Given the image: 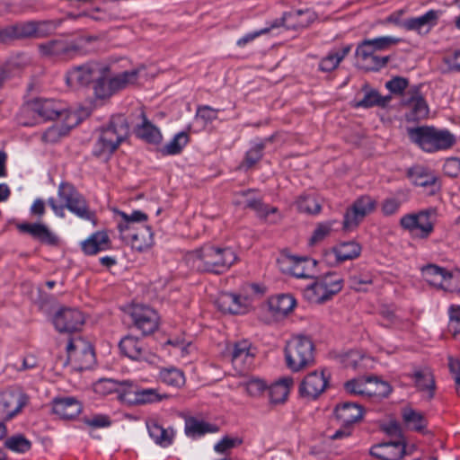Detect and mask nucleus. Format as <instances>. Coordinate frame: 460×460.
I'll list each match as a JSON object with an SVG mask.
<instances>
[{
	"label": "nucleus",
	"mask_w": 460,
	"mask_h": 460,
	"mask_svg": "<svg viewBox=\"0 0 460 460\" xmlns=\"http://www.w3.org/2000/svg\"><path fill=\"white\" fill-rule=\"evenodd\" d=\"M185 258L196 270L217 275L228 271L239 260L233 248L212 243H206L189 252Z\"/></svg>",
	"instance_id": "f257e3e1"
},
{
	"label": "nucleus",
	"mask_w": 460,
	"mask_h": 460,
	"mask_svg": "<svg viewBox=\"0 0 460 460\" xmlns=\"http://www.w3.org/2000/svg\"><path fill=\"white\" fill-rule=\"evenodd\" d=\"M58 195L63 204H58L54 198L48 199V204L56 216L65 217L66 208L77 217L95 224V212L91 209L86 199L71 183L61 182Z\"/></svg>",
	"instance_id": "f03ea898"
},
{
	"label": "nucleus",
	"mask_w": 460,
	"mask_h": 460,
	"mask_svg": "<svg viewBox=\"0 0 460 460\" xmlns=\"http://www.w3.org/2000/svg\"><path fill=\"white\" fill-rule=\"evenodd\" d=\"M129 135V126L123 115H114L100 128L93 153L98 157H110Z\"/></svg>",
	"instance_id": "7ed1b4c3"
},
{
	"label": "nucleus",
	"mask_w": 460,
	"mask_h": 460,
	"mask_svg": "<svg viewBox=\"0 0 460 460\" xmlns=\"http://www.w3.org/2000/svg\"><path fill=\"white\" fill-rule=\"evenodd\" d=\"M411 142L428 153L447 150L456 144V137L447 129L420 126L407 129Z\"/></svg>",
	"instance_id": "20e7f679"
},
{
	"label": "nucleus",
	"mask_w": 460,
	"mask_h": 460,
	"mask_svg": "<svg viewBox=\"0 0 460 460\" xmlns=\"http://www.w3.org/2000/svg\"><path fill=\"white\" fill-rule=\"evenodd\" d=\"M285 358L287 367L293 372L313 367L315 357L311 339L304 335L293 336L286 344Z\"/></svg>",
	"instance_id": "39448f33"
},
{
	"label": "nucleus",
	"mask_w": 460,
	"mask_h": 460,
	"mask_svg": "<svg viewBox=\"0 0 460 460\" xmlns=\"http://www.w3.org/2000/svg\"><path fill=\"white\" fill-rule=\"evenodd\" d=\"M32 111L45 120L60 119L74 128L79 123L77 115L68 109L66 103L55 99H37L31 104Z\"/></svg>",
	"instance_id": "423d86ee"
},
{
	"label": "nucleus",
	"mask_w": 460,
	"mask_h": 460,
	"mask_svg": "<svg viewBox=\"0 0 460 460\" xmlns=\"http://www.w3.org/2000/svg\"><path fill=\"white\" fill-rule=\"evenodd\" d=\"M436 214L433 209L421 210L418 213L406 214L400 219L401 226L412 237L426 239L434 231Z\"/></svg>",
	"instance_id": "0eeeda50"
},
{
	"label": "nucleus",
	"mask_w": 460,
	"mask_h": 460,
	"mask_svg": "<svg viewBox=\"0 0 460 460\" xmlns=\"http://www.w3.org/2000/svg\"><path fill=\"white\" fill-rule=\"evenodd\" d=\"M255 354V348L246 340L234 342L226 348V357L239 375H244L252 369Z\"/></svg>",
	"instance_id": "6e6552de"
},
{
	"label": "nucleus",
	"mask_w": 460,
	"mask_h": 460,
	"mask_svg": "<svg viewBox=\"0 0 460 460\" xmlns=\"http://www.w3.org/2000/svg\"><path fill=\"white\" fill-rule=\"evenodd\" d=\"M67 358L76 370L91 368L95 363L93 346L81 338L69 340L66 346Z\"/></svg>",
	"instance_id": "1a4fd4ad"
},
{
	"label": "nucleus",
	"mask_w": 460,
	"mask_h": 460,
	"mask_svg": "<svg viewBox=\"0 0 460 460\" xmlns=\"http://www.w3.org/2000/svg\"><path fill=\"white\" fill-rule=\"evenodd\" d=\"M331 374L326 368L308 373L301 381L299 394L309 400L317 399L329 386Z\"/></svg>",
	"instance_id": "9d476101"
},
{
	"label": "nucleus",
	"mask_w": 460,
	"mask_h": 460,
	"mask_svg": "<svg viewBox=\"0 0 460 460\" xmlns=\"http://www.w3.org/2000/svg\"><path fill=\"white\" fill-rule=\"evenodd\" d=\"M376 204V200L370 196L358 198L346 210L343 229L349 231L356 228L367 216L375 211Z\"/></svg>",
	"instance_id": "9b49d317"
},
{
	"label": "nucleus",
	"mask_w": 460,
	"mask_h": 460,
	"mask_svg": "<svg viewBox=\"0 0 460 460\" xmlns=\"http://www.w3.org/2000/svg\"><path fill=\"white\" fill-rule=\"evenodd\" d=\"M402 104L408 109L405 113L407 121H419L429 115V106L420 93V85L411 86L405 92Z\"/></svg>",
	"instance_id": "f8f14e48"
},
{
	"label": "nucleus",
	"mask_w": 460,
	"mask_h": 460,
	"mask_svg": "<svg viewBox=\"0 0 460 460\" xmlns=\"http://www.w3.org/2000/svg\"><path fill=\"white\" fill-rule=\"evenodd\" d=\"M28 396L18 387H10L0 393V420H9L27 404Z\"/></svg>",
	"instance_id": "ddd939ff"
},
{
	"label": "nucleus",
	"mask_w": 460,
	"mask_h": 460,
	"mask_svg": "<svg viewBox=\"0 0 460 460\" xmlns=\"http://www.w3.org/2000/svg\"><path fill=\"white\" fill-rule=\"evenodd\" d=\"M107 71V66L100 63L91 62L74 67L66 73V84L71 87L84 86Z\"/></svg>",
	"instance_id": "4468645a"
},
{
	"label": "nucleus",
	"mask_w": 460,
	"mask_h": 460,
	"mask_svg": "<svg viewBox=\"0 0 460 460\" xmlns=\"http://www.w3.org/2000/svg\"><path fill=\"white\" fill-rule=\"evenodd\" d=\"M40 56L44 58H55L68 59L78 54L79 47L74 41L65 39H55L38 45Z\"/></svg>",
	"instance_id": "2eb2a0df"
},
{
	"label": "nucleus",
	"mask_w": 460,
	"mask_h": 460,
	"mask_svg": "<svg viewBox=\"0 0 460 460\" xmlns=\"http://www.w3.org/2000/svg\"><path fill=\"white\" fill-rule=\"evenodd\" d=\"M53 323L58 332L72 333L81 330L84 316L76 308L65 307L55 314Z\"/></svg>",
	"instance_id": "dca6fc26"
},
{
	"label": "nucleus",
	"mask_w": 460,
	"mask_h": 460,
	"mask_svg": "<svg viewBox=\"0 0 460 460\" xmlns=\"http://www.w3.org/2000/svg\"><path fill=\"white\" fill-rule=\"evenodd\" d=\"M130 315L135 326L144 335L153 333L158 327V314L148 306L142 305H135Z\"/></svg>",
	"instance_id": "f3484780"
},
{
	"label": "nucleus",
	"mask_w": 460,
	"mask_h": 460,
	"mask_svg": "<svg viewBox=\"0 0 460 460\" xmlns=\"http://www.w3.org/2000/svg\"><path fill=\"white\" fill-rule=\"evenodd\" d=\"M287 268L283 269L296 278L311 279L316 273L317 261L314 259L289 256L283 260Z\"/></svg>",
	"instance_id": "a211bd4d"
},
{
	"label": "nucleus",
	"mask_w": 460,
	"mask_h": 460,
	"mask_svg": "<svg viewBox=\"0 0 460 460\" xmlns=\"http://www.w3.org/2000/svg\"><path fill=\"white\" fill-rule=\"evenodd\" d=\"M235 203L253 210L259 217L264 219L278 212L277 208L264 204L260 199L255 198L252 190L237 193Z\"/></svg>",
	"instance_id": "6ab92c4d"
},
{
	"label": "nucleus",
	"mask_w": 460,
	"mask_h": 460,
	"mask_svg": "<svg viewBox=\"0 0 460 460\" xmlns=\"http://www.w3.org/2000/svg\"><path fill=\"white\" fill-rule=\"evenodd\" d=\"M405 454L402 438L396 441L383 442L370 448V455L380 460H400Z\"/></svg>",
	"instance_id": "aec40b11"
},
{
	"label": "nucleus",
	"mask_w": 460,
	"mask_h": 460,
	"mask_svg": "<svg viewBox=\"0 0 460 460\" xmlns=\"http://www.w3.org/2000/svg\"><path fill=\"white\" fill-rule=\"evenodd\" d=\"M370 44L362 40L356 49L357 58L362 61L366 70L376 71L384 67L389 61V57H379Z\"/></svg>",
	"instance_id": "412c9836"
},
{
	"label": "nucleus",
	"mask_w": 460,
	"mask_h": 460,
	"mask_svg": "<svg viewBox=\"0 0 460 460\" xmlns=\"http://www.w3.org/2000/svg\"><path fill=\"white\" fill-rule=\"evenodd\" d=\"M81 411L82 404L74 397H60L52 401V412L61 420H74Z\"/></svg>",
	"instance_id": "4be33fe9"
},
{
	"label": "nucleus",
	"mask_w": 460,
	"mask_h": 460,
	"mask_svg": "<svg viewBox=\"0 0 460 460\" xmlns=\"http://www.w3.org/2000/svg\"><path fill=\"white\" fill-rule=\"evenodd\" d=\"M17 228L20 232L28 234L34 239L49 244L57 245L58 238L54 234L49 227L40 223H22L17 225Z\"/></svg>",
	"instance_id": "5701e85b"
},
{
	"label": "nucleus",
	"mask_w": 460,
	"mask_h": 460,
	"mask_svg": "<svg viewBox=\"0 0 460 460\" xmlns=\"http://www.w3.org/2000/svg\"><path fill=\"white\" fill-rule=\"evenodd\" d=\"M438 19V12L429 10L421 16L404 20L403 29L406 31H413L420 34L428 33L431 28L437 24Z\"/></svg>",
	"instance_id": "b1692460"
},
{
	"label": "nucleus",
	"mask_w": 460,
	"mask_h": 460,
	"mask_svg": "<svg viewBox=\"0 0 460 460\" xmlns=\"http://www.w3.org/2000/svg\"><path fill=\"white\" fill-rule=\"evenodd\" d=\"M120 237L137 251H143L153 244V234L147 226L134 229L121 234Z\"/></svg>",
	"instance_id": "393cba45"
},
{
	"label": "nucleus",
	"mask_w": 460,
	"mask_h": 460,
	"mask_svg": "<svg viewBox=\"0 0 460 460\" xmlns=\"http://www.w3.org/2000/svg\"><path fill=\"white\" fill-rule=\"evenodd\" d=\"M121 353L133 360H143L147 358V349L144 342L133 336L124 337L119 344Z\"/></svg>",
	"instance_id": "a878e982"
},
{
	"label": "nucleus",
	"mask_w": 460,
	"mask_h": 460,
	"mask_svg": "<svg viewBox=\"0 0 460 460\" xmlns=\"http://www.w3.org/2000/svg\"><path fill=\"white\" fill-rule=\"evenodd\" d=\"M335 416L342 426H350L363 416L362 407L354 402H343L336 406Z\"/></svg>",
	"instance_id": "bb28decb"
},
{
	"label": "nucleus",
	"mask_w": 460,
	"mask_h": 460,
	"mask_svg": "<svg viewBox=\"0 0 460 460\" xmlns=\"http://www.w3.org/2000/svg\"><path fill=\"white\" fill-rule=\"evenodd\" d=\"M111 248V241L106 232L101 231L93 234L82 243V250L86 255H94Z\"/></svg>",
	"instance_id": "cd10ccee"
},
{
	"label": "nucleus",
	"mask_w": 460,
	"mask_h": 460,
	"mask_svg": "<svg viewBox=\"0 0 460 460\" xmlns=\"http://www.w3.org/2000/svg\"><path fill=\"white\" fill-rule=\"evenodd\" d=\"M351 45H344L332 49L319 63V69L322 72L329 73L335 70L340 63L349 55Z\"/></svg>",
	"instance_id": "c85d7f7f"
},
{
	"label": "nucleus",
	"mask_w": 460,
	"mask_h": 460,
	"mask_svg": "<svg viewBox=\"0 0 460 460\" xmlns=\"http://www.w3.org/2000/svg\"><path fill=\"white\" fill-rule=\"evenodd\" d=\"M216 304L223 313L237 314L245 312V305L243 303L241 296L233 293H221Z\"/></svg>",
	"instance_id": "c756f323"
},
{
	"label": "nucleus",
	"mask_w": 460,
	"mask_h": 460,
	"mask_svg": "<svg viewBox=\"0 0 460 460\" xmlns=\"http://www.w3.org/2000/svg\"><path fill=\"white\" fill-rule=\"evenodd\" d=\"M146 428L149 436L157 445L166 447L172 443L174 432L172 429H164L154 420L146 421Z\"/></svg>",
	"instance_id": "7c9ffc66"
},
{
	"label": "nucleus",
	"mask_w": 460,
	"mask_h": 460,
	"mask_svg": "<svg viewBox=\"0 0 460 460\" xmlns=\"http://www.w3.org/2000/svg\"><path fill=\"white\" fill-rule=\"evenodd\" d=\"M131 393H126L122 395L121 399L126 400L130 403L146 404L162 401L166 397L165 394H159L157 389H137L133 392L134 398H130Z\"/></svg>",
	"instance_id": "2f4dec72"
},
{
	"label": "nucleus",
	"mask_w": 460,
	"mask_h": 460,
	"mask_svg": "<svg viewBox=\"0 0 460 460\" xmlns=\"http://www.w3.org/2000/svg\"><path fill=\"white\" fill-rule=\"evenodd\" d=\"M412 377L414 378L417 388L426 393L427 398L431 399L435 394L436 385L433 373L429 368L416 370Z\"/></svg>",
	"instance_id": "473e14b6"
},
{
	"label": "nucleus",
	"mask_w": 460,
	"mask_h": 460,
	"mask_svg": "<svg viewBox=\"0 0 460 460\" xmlns=\"http://www.w3.org/2000/svg\"><path fill=\"white\" fill-rule=\"evenodd\" d=\"M293 384L292 378H283L269 387L270 402L279 404L284 402Z\"/></svg>",
	"instance_id": "72a5a7b5"
},
{
	"label": "nucleus",
	"mask_w": 460,
	"mask_h": 460,
	"mask_svg": "<svg viewBox=\"0 0 460 460\" xmlns=\"http://www.w3.org/2000/svg\"><path fill=\"white\" fill-rule=\"evenodd\" d=\"M336 261L343 262L354 260L360 255L361 246L356 242H344L332 248Z\"/></svg>",
	"instance_id": "f704fd0d"
},
{
	"label": "nucleus",
	"mask_w": 460,
	"mask_h": 460,
	"mask_svg": "<svg viewBox=\"0 0 460 460\" xmlns=\"http://www.w3.org/2000/svg\"><path fill=\"white\" fill-rule=\"evenodd\" d=\"M316 279L331 298L338 294L343 287V279L336 272H329L323 276L316 278Z\"/></svg>",
	"instance_id": "c9c22d12"
},
{
	"label": "nucleus",
	"mask_w": 460,
	"mask_h": 460,
	"mask_svg": "<svg viewBox=\"0 0 460 460\" xmlns=\"http://www.w3.org/2000/svg\"><path fill=\"white\" fill-rule=\"evenodd\" d=\"M380 316L381 325L386 328L408 329L411 326L409 320H402L389 307H383L380 310Z\"/></svg>",
	"instance_id": "e433bc0d"
},
{
	"label": "nucleus",
	"mask_w": 460,
	"mask_h": 460,
	"mask_svg": "<svg viewBox=\"0 0 460 460\" xmlns=\"http://www.w3.org/2000/svg\"><path fill=\"white\" fill-rule=\"evenodd\" d=\"M119 214L122 218V221L118 224V229L120 235L136 229L134 227L135 223L145 222L147 220V215L139 210H135L130 215L125 212H119Z\"/></svg>",
	"instance_id": "4c0bfd02"
},
{
	"label": "nucleus",
	"mask_w": 460,
	"mask_h": 460,
	"mask_svg": "<svg viewBox=\"0 0 460 460\" xmlns=\"http://www.w3.org/2000/svg\"><path fill=\"white\" fill-rule=\"evenodd\" d=\"M296 305L295 298L288 294H282L270 300V309L279 314H288Z\"/></svg>",
	"instance_id": "58836bf2"
},
{
	"label": "nucleus",
	"mask_w": 460,
	"mask_h": 460,
	"mask_svg": "<svg viewBox=\"0 0 460 460\" xmlns=\"http://www.w3.org/2000/svg\"><path fill=\"white\" fill-rule=\"evenodd\" d=\"M217 428L214 425L199 420L195 418H190L185 422V432L188 436H202L206 433L217 432Z\"/></svg>",
	"instance_id": "ea45409f"
},
{
	"label": "nucleus",
	"mask_w": 460,
	"mask_h": 460,
	"mask_svg": "<svg viewBox=\"0 0 460 460\" xmlns=\"http://www.w3.org/2000/svg\"><path fill=\"white\" fill-rule=\"evenodd\" d=\"M365 385L362 395L380 396L385 395L389 391V385L386 382L379 380L377 376H367Z\"/></svg>",
	"instance_id": "a19ab883"
},
{
	"label": "nucleus",
	"mask_w": 460,
	"mask_h": 460,
	"mask_svg": "<svg viewBox=\"0 0 460 460\" xmlns=\"http://www.w3.org/2000/svg\"><path fill=\"white\" fill-rule=\"evenodd\" d=\"M409 177L412 182L420 187H428L435 184L437 179L435 175L429 172L427 169L417 166L411 168L409 172Z\"/></svg>",
	"instance_id": "79ce46f5"
},
{
	"label": "nucleus",
	"mask_w": 460,
	"mask_h": 460,
	"mask_svg": "<svg viewBox=\"0 0 460 460\" xmlns=\"http://www.w3.org/2000/svg\"><path fill=\"white\" fill-rule=\"evenodd\" d=\"M304 296L308 302L313 304H323L332 299L316 279L304 289Z\"/></svg>",
	"instance_id": "37998d69"
},
{
	"label": "nucleus",
	"mask_w": 460,
	"mask_h": 460,
	"mask_svg": "<svg viewBox=\"0 0 460 460\" xmlns=\"http://www.w3.org/2000/svg\"><path fill=\"white\" fill-rule=\"evenodd\" d=\"M447 270L436 265H428L422 269V277L429 285L441 288Z\"/></svg>",
	"instance_id": "c03bdc74"
},
{
	"label": "nucleus",
	"mask_w": 460,
	"mask_h": 460,
	"mask_svg": "<svg viewBox=\"0 0 460 460\" xmlns=\"http://www.w3.org/2000/svg\"><path fill=\"white\" fill-rule=\"evenodd\" d=\"M159 376L164 384L174 387H181L185 383L183 372L175 367L162 369Z\"/></svg>",
	"instance_id": "a18cd8bd"
},
{
	"label": "nucleus",
	"mask_w": 460,
	"mask_h": 460,
	"mask_svg": "<svg viewBox=\"0 0 460 460\" xmlns=\"http://www.w3.org/2000/svg\"><path fill=\"white\" fill-rule=\"evenodd\" d=\"M137 75L138 71L137 69L125 71L123 73L116 75L115 76L110 78L111 87L114 89L115 93L121 89H124L137 81Z\"/></svg>",
	"instance_id": "49530a36"
},
{
	"label": "nucleus",
	"mask_w": 460,
	"mask_h": 460,
	"mask_svg": "<svg viewBox=\"0 0 460 460\" xmlns=\"http://www.w3.org/2000/svg\"><path fill=\"white\" fill-rule=\"evenodd\" d=\"M402 418L407 427L411 429L420 431L426 428L427 422L424 416L411 408L403 410Z\"/></svg>",
	"instance_id": "de8ad7c7"
},
{
	"label": "nucleus",
	"mask_w": 460,
	"mask_h": 460,
	"mask_svg": "<svg viewBox=\"0 0 460 460\" xmlns=\"http://www.w3.org/2000/svg\"><path fill=\"white\" fill-rule=\"evenodd\" d=\"M391 100V96H381L378 92L372 90L364 95L363 99L357 103V106L363 108H370L373 106L385 107Z\"/></svg>",
	"instance_id": "09e8293b"
},
{
	"label": "nucleus",
	"mask_w": 460,
	"mask_h": 460,
	"mask_svg": "<svg viewBox=\"0 0 460 460\" xmlns=\"http://www.w3.org/2000/svg\"><path fill=\"white\" fill-rule=\"evenodd\" d=\"M12 41L34 38V21L10 25Z\"/></svg>",
	"instance_id": "8fccbe9b"
},
{
	"label": "nucleus",
	"mask_w": 460,
	"mask_h": 460,
	"mask_svg": "<svg viewBox=\"0 0 460 460\" xmlns=\"http://www.w3.org/2000/svg\"><path fill=\"white\" fill-rule=\"evenodd\" d=\"M188 140V135L185 132H180L163 147L162 153L168 155H177L181 152L182 148L187 145Z\"/></svg>",
	"instance_id": "3c124183"
},
{
	"label": "nucleus",
	"mask_w": 460,
	"mask_h": 460,
	"mask_svg": "<svg viewBox=\"0 0 460 460\" xmlns=\"http://www.w3.org/2000/svg\"><path fill=\"white\" fill-rule=\"evenodd\" d=\"M137 134L139 137L149 143H158L161 139V133L159 129L146 119H145L143 124L137 128Z\"/></svg>",
	"instance_id": "603ef678"
},
{
	"label": "nucleus",
	"mask_w": 460,
	"mask_h": 460,
	"mask_svg": "<svg viewBox=\"0 0 460 460\" xmlns=\"http://www.w3.org/2000/svg\"><path fill=\"white\" fill-rule=\"evenodd\" d=\"M337 222L335 220H332L317 224L309 240L310 245H315L316 243L323 241L326 237H328L331 234L333 229V226Z\"/></svg>",
	"instance_id": "864d4df0"
},
{
	"label": "nucleus",
	"mask_w": 460,
	"mask_h": 460,
	"mask_svg": "<svg viewBox=\"0 0 460 460\" xmlns=\"http://www.w3.org/2000/svg\"><path fill=\"white\" fill-rule=\"evenodd\" d=\"M240 387H243L247 394L251 397H260L267 389L265 382L259 378L252 377L239 384Z\"/></svg>",
	"instance_id": "5fc2aeb1"
},
{
	"label": "nucleus",
	"mask_w": 460,
	"mask_h": 460,
	"mask_svg": "<svg viewBox=\"0 0 460 460\" xmlns=\"http://www.w3.org/2000/svg\"><path fill=\"white\" fill-rule=\"evenodd\" d=\"M106 71L96 78L94 85V93L97 98L105 99L109 98L115 93L114 89L111 87L110 79L105 76Z\"/></svg>",
	"instance_id": "6e6d98bb"
},
{
	"label": "nucleus",
	"mask_w": 460,
	"mask_h": 460,
	"mask_svg": "<svg viewBox=\"0 0 460 460\" xmlns=\"http://www.w3.org/2000/svg\"><path fill=\"white\" fill-rule=\"evenodd\" d=\"M72 128L67 127V123L63 122L62 125H54L49 128L42 135V140L45 143H56L62 137L66 136Z\"/></svg>",
	"instance_id": "4d7b16f0"
},
{
	"label": "nucleus",
	"mask_w": 460,
	"mask_h": 460,
	"mask_svg": "<svg viewBox=\"0 0 460 460\" xmlns=\"http://www.w3.org/2000/svg\"><path fill=\"white\" fill-rule=\"evenodd\" d=\"M299 211L307 214H317L321 210V205L316 198L311 195L301 196L296 201Z\"/></svg>",
	"instance_id": "13d9d810"
},
{
	"label": "nucleus",
	"mask_w": 460,
	"mask_h": 460,
	"mask_svg": "<svg viewBox=\"0 0 460 460\" xmlns=\"http://www.w3.org/2000/svg\"><path fill=\"white\" fill-rule=\"evenodd\" d=\"M4 446L13 452L25 453L31 449V443L23 436L17 435L8 438L4 442Z\"/></svg>",
	"instance_id": "bf43d9fd"
},
{
	"label": "nucleus",
	"mask_w": 460,
	"mask_h": 460,
	"mask_svg": "<svg viewBox=\"0 0 460 460\" xmlns=\"http://www.w3.org/2000/svg\"><path fill=\"white\" fill-rule=\"evenodd\" d=\"M59 24V21H34V38L48 37L57 30Z\"/></svg>",
	"instance_id": "052dcab7"
},
{
	"label": "nucleus",
	"mask_w": 460,
	"mask_h": 460,
	"mask_svg": "<svg viewBox=\"0 0 460 460\" xmlns=\"http://www.w3.org/2000/svg\"><path fill=\"white\" fill-rule=\"evenodd\" d=\"M364 40L367 44H370L372 49L376 52L386 50L392 46L396 45L398 42H400V39L393 36H383L375 39H367Z\"/></svg>",
	"instance_id": "680f3d73"
},
{
	"label": "nucleus",
	"mask_w": 460,
	"mask_h": 460,
	"mask_svg": "<svg viewBox=\"0 0 460 460\" xmlns=\"http://www.w3.org/2000/svg\"><path fill=\"white\" fill-rule=\"evenodd\" d=\"M119 385L112 379H100L93 385V391L100 395H108L119 391Z\"/></svg>",
	"instance_id": "e2e57ef3"
},
{
	"label": "nucleus",
	"mask_w": 460,
	"mask_h": 460,
	"mask_svg": "<svg viewBox=\"0 0 460 460\" xmlns=\"http://www.w3.org/2000/svg\"><path fill=\"white\" fill-rule=\"evenodd\" d=\"M243 444V438L239 437H224L219 442H217L214 449L219 454H226L230 449L234 448Z\"/></svg>",
	"instance_id": "0e129e2a"
},
{
	"label": "nucleus",
	"mask_w": 460,
	"mask_h": 460,
	"mask_svg": "<svg viewBox=\"0 0 460 460\" xmlns=\"http://www.w3.org/2000/svg\"><path fill=\"white\" fill-rule=\"evenodd\" d=\"M409 81L401 76H395L385 83V87L394 94L402 95L409 88Z\"/></svg>",
	"instance_id": "69168bd1"
},
{
	"label": "nucleus",
	"mask_w": 460,
	"mask_h": 460,
	"mask_svg": "<svg viewBox=\"0 0 460 460\" xmlns=\"http://www.w3.org/2000/svg\"><path fill=\"white\" fill-rule=\"evenodd\" d=\"M83 422L93 429L108 428L111 424V418L106 414H93L91 417H84Z\"/></svg>",
	"instance_id": "338daca9"
},
{
	"label": "nucleus",
	"mask_w": 460,
	"mask_h": 460,
	"mask_svg": "<svg viewBox=\"0 0 460 460\" xmlns=\"http://www.w3.org/2000/svg\"><path fill=\"white\" fill-rule=\"evenodd\" d=\"M441 288L452 293L460 292V273L447 272Z\"/></svg>",
	"instance_id": "774afa93"
}]
</instances>
